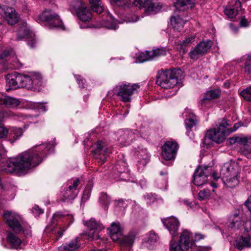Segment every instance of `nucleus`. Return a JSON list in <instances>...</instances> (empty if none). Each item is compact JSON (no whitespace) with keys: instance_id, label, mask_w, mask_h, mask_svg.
<instances>
[{"instance_id":"obj_1","label":"nucleus","mask_w":251,"mask_h":251,"mask_svg":"<svg viewBox=\"0 0 251 251\" xmlns=\"http://www.w3.org/2000/svg\"><path fill=\"white\" fill-rule=\"evenodd\" d=\"M239 175V167L234 162H226L225 163L220 169V176H218L216 173L212 174L213 178L217 180L221 178L223 183L228 187L233 188L238 183V175Z\"/></svg>"},{"instance_id":"obj_2","label":"nucleus","mask_w":251,"mask_h":251,"mask_svg":"<svg viewBox=\"0 0 251 251\" xmlns=\"http://www.w3.org/2000/svg\"><path fill=\"white\" fill-rule=\"evenodd\" d=\"M3 217L6 223L14 232L22 233L26 237L31 235L30 226L20 215L7 211L4 214Z\"/></svg>"},{"instance_id":"obj_3","label":"nucleus","mask_w":251,"mask_h":251,"mask_svg":"<svg viewBox=\"0 0 251 251\" xmlns=\"http://www.w3.org/2000/svg\"><path fill=\"white\" fill-rule=\"evenodd\" d=\"M180 76V70L162 69L158 71L156 83L164 89L172 88L177 84Z\"/></svg>"},{"instance_id":"obj_4","label":"nucleus","mask_w":251,"mask_h":251,"mask_svg":"<svg viewBox=\"0 0 251 251\" xmlns=\"http://www.w3.org/2000/svg\"><path fill=\"white\" fill-rule=\"evenodd\" d=\"M229 126L227 121L223 119L217 128L208 130L205 135V138L218 144L223 142L226 136L227 127Z\"/></svg>"},{"instance_id":"obj_5","label":"nucleus","mask_w":251,"mask_h":251,"mask_svg":"<svg viewBox=\"0 0 251 251\" xmlns=\"http://www.w3.org/2000/svg\"><path fill=\"white\" fill-rule=\"evenodd\" d=\"M140 86L137 84L132 85H130L129 83L124 84L116 86L114 89V91L116 92L117 95L122 101L128 102L130 101L131 96L134 92Z\"/></svg>"},{"instance_id":"obj_6","label":"nucleus","mask_w":251,"mask_h":251,"mask_svg":"<svg viewBox=\"0 0 251 251\" xmlns=\"http://www.w3.org/2000/svg\"><path fill=\"white\" fill-rule=\"evenodd\" d=\"M93 152L94 157L100 165H102L112 152V149L108 147L105 143L100 141H98L93 146Z\"/></svg>"},{"instance_id":"obj_7","label":"nucleus","mask_w":251,"mask_h":251,"mask_svg":"<svg viewBox=\"0 0 251 251\" xmlns=\"http://www.w3.org/2000/svg\"><path fill=\"white\" fill-rule=\"evenodd\" d=\"M18 25L17 39L20 40L24 38H26L28 45L31 48H34L36 44L35 35L27 27L26 22L23 21H20Z\"/></svg>"},{"instance_id":"obj_8","label":"nucleus","mask_w":251,"mask_h":251,"mask_svg":"<svg viewBox=\"0 0 251 251\" xmlns=\"http://www.w3.org/2000/svg\"><path fill=\"white\" fill-rule=\"evenodd\" d=\"M212 173V168L210 166H199L193 175V183L198 186H200L205 183L208 179V176Z\"/></svg>"},{"instance_id":"obj_9","label":"nucleus","mask_w":251,"mask_h":251,"mask_svg":"<svg viewBox=\"0 0 251 251\" xmlns=\"http://www.w3.org/2000/svg\"><path fill=\"white\" fill-rule=\"evenodd\" d=\"M213 45V42L211 40H207L200 42L189 52L190 58L194 60H197L200 57L207 53L210 50Z\"/></svg>"},{"instance_id":"obj_10","label":"nucleus","mask_w":251,"mask_h":251,"mask_svg":"<svg viewBox=\"0 0 251 251\" xmlns=\"http://www.w3.org/2000/svg\"><path fill=\"white\" fill-rule=\"evenodd\" d=\"M20 86L27 89H35L41 83L42 77L39 74H32L30 75L20 74Z\"/></svg>"},{"instance_id":"obj_11","label":"nucleus","mask_w":251,"mask_h":251,"mask_svg":"<svg viewBox=\"0 0 251 251\" xmlns=\"http://www.w3.org/2000/svg\"><path fill=\"white\" fill-rule=\"evenodd\" d=\"M72 7L77 17L82 22L89 21L92 18L90 10L86 4L81 0H76L72 5Z\"/></svg>"},{"instance_id":"obj_12","label":"nucleus","mask_w":251,"mask_h":251,"mask_svg":"<svg viewBox=\"0 0 251 251\" xmlns=\"http://www.w3.org/2000/svg\"><path fill=\"white\" fill-rule=\"evenodd\" d=\"M84 224L88 227V231L86 234L89 238L92 240L100 239V232L104 228L101 224L97 222L94 219H91L89 221L85 222Z\"/></svg>"},{"instance_id":"obj_13","label":"nucleus","mask_w":251,"mask_h":251,"mask_svg":"<svg viewBox=\"0 0 251 251\" xmlns=\"http://www.w3.org/2000/svg\"><path fill=\"white\" fill-rule=\"evenodd\" d=\"M46 21L50 23L52 27L62 28L63 23L59 16L51 10H46L39 16L38 22Z\"/></svg>"},{"instance_id":"obj_14","label":"nucleus","mask_w":251,"mask_h":251,"mask_svg":"<svg viewBox=\"0 0 251 251\" xmlns=\"http://www.w3.org/2000/svg\"><path fill=\"white\" fill-rule=\"evenodd\" d=\"M118 141L123 146L129 145L132 141L139 136V132L136 129H126L119 131Z\"/></svg>"},{"instance_id":"obj_15","label":"nucleus","mask_w":251,"mask_h":251,"mask_svg":"<svg viewBox=\"0 0 251 251\" xmlns=\"http://www.w3.org/2000/svg\"><path fill=\"white\" fill-rule=\"evenodd\" d=\"M178 145L176 142L167 141L162 146V156L166 160H171L175 158Z\"/></svg>"},{"instance_id":"obj_16","label":"nucleus","mask_w":251,"mask_h":251,"mask_svg":"<svg viewBox=\"0 0 251 251\" xmlns=\"http://www.w3.org/2000/svg\"><path fill=\"white\" fill-rule=\"evenodd\" d=\"M152 1V0H134L132 2L136 6L145 8L147 13L150 12H157L160 10L161 6L158 3H153Z\"/></svg>"},{"instance_id":"obj_17","label":"nucleus","mask_w":251,"mask_h":251,"mask_svg":"<svg viewBox=\"0 0 251 251\" xmlns=\"http://www.w3.org/2000/svg\"><path fill=\"white\" fill-rule=\"evenodd\" d=\"M178 243L185 251L192 248L195 243L193 241L191 233L187 230H183L180 236Z\"/></svg>"},{"instance_id":"obj_18","label":"nucleus","mask_w":251,"mask_h":251,"mask_svg":"<svg viewBox=\"0 0 251 251\" xmlns=\"http://www.w3.org/2000/svg\"><path fill=\"white\" fill-rule=\"evenodd\" d=\"M21 101L19 99L0 93V104L5 107L13 108L20 105Z\"/></svg>"},{"instance_id":"obj_19","label":"nucleus","mask_w":251,"mask_h":251,"mask_svg":"<svg viewBox=\"0 0 251 251\" xmlns=\"http://www.w3.org/2000/svg\"><path fill=\"white\" fill-rule=\"evenodd\" d=\"M163 223L170 233L172 234V237L176 236L179 226V222L178 220L172 217L166 219Z\"/></svg>"},{"instance_id":"obj_20","label":"nucleus","mask_w":251,"mask_h":251,"mask_svg":"<svg viewBox=\"0 0 251 251\" xmlns=\"http://www.w3.org/2000/svg\"><path fill=\"white\" fill-rule=\"evenodd\" d=\"M5 19L8 24L13 25L19 20V17L14 9L6 7L3 9Z\"/></svg>"},{"instance_id":"obj_21","label":"nucleus","mask_w":251,"mask_h":251,"mask_svg":"<svg viewBox=\"0 0 251 251\" xmlns=\"http://www.w3.org/2000/svg\"><path fill=\"white\" fill-rule=\"evenodd\" d=\"M185 113V116L187 117L185 120V126L188 131H190L198 124L197 118L191 110L186 109Z\"/></svg>"},{"instance_id":"obj_22","label":"nucleus","mask_w":251,"mask_h":251,"mask_svg":"<svg viewBox=\"0 0 251 251\" xmlns=\"http://www.w3.org/2000/svg\"><path fill=\"white\" fill-rule=\"evenodd\" d=\"M233 245L236 249L239 251H242L245 247H250L251 246V237L249 236H240L234 241Z\"/></svg>"},{"instance_id":"obj_23","label":"nucleus","mask_w":251,"mask_h":251,"mask_svg":"<svg viewBox=\"0 0 251 251\" xmlns=\"http://www.w3.org/2000/svg\"><path fill=\"white\" fill-rule=\"evenodd\" d=\"M241 3L239 0H236L234 5L232 7H226L224 9V13L228 18L233 19L241 9Z\"/></svg>"},{"instance_id":"obj_24","label":"nucleus","mask_w":251,"mask_h":251,"mask_svg":"<svg viewBox=\"0 0 251 251\" xmlns=\"http://www.w3.org/2000/svg\"><path fill=\"white\" fill-rule=\"evenodd\" d=\"M135 155L138 159V162L143 166L146 165L149 160V156L146 149L139 147L135 151Z\"/></svg>"},{"instance_id":"obj_25","label":"nucleus","mask_w":251,"mask_h":251,"mask_svg":"<svg viewBox=\"0 0 251 251\" xmlns=\"http://www.w3.org/2000/svg\"><path fill=\"white\" fill-rule=\"evenodd\" d=\"M109 229L110 237L113 241H117L120 240L122 233L119 224L113 223Z\"/></svg>"},{"instance_id":"obj_26","label":"nucleus","mask_w":251,"mask_h":251,"mask_svg":"<svg viewBox=\"0 0 251 251\" xmlns=\"http://www.w3.org/2000/svg\"><path fill=\"white\" fill-rule=\"evenodd\" d=\"M20 80L19 74L9 75L7 77V82L9 86V89H16L20 88Z\"/></svg>"},{"instance_id":"obj_27","label":"nucleus","mask_w":251,"mask_h":251,"mask_svg":"<svg viewBox=\"0 0 251 251\" xmlns=\"http://www.w3.org/2000/svg\"><path fill=\"white\" fill-rule=\"evenodd\" d=\"M24 130L22 128L12 127L9 130L8 139L9 141L13 143L18 140L22 136Z\"/></svg>"},{"instance_id":"obj_28","label":"nucleus","mask_w":251,"mask_h":251,"mask_svg":"<svg viewBox=\"0 0 251 251\" xmlns=\"http://www.w3.org/2000/svg\"><path fill=\"white\" fill-rule=\"evenodd\" d=\"M229 142L230 144L238 143L239 145H243L245 148L246 146H250L251 145V137L234 136L230 138Z\"/></svg>"},{"instance_id":"obj_29","label":"nucleus","mask_w":251,"mask_h":251,"mask_svg":"<svg viewBox=\"0 0 251 251\" xmlns=\"http://www.w3.org/2000/svg\"><path fill=\"white\" fill-rule=\"evenodd\" d=\"M7 239L8 243L13 249H18L22 244L21 239L11 231L8 232Z\"/></svg>"},{"instance_id":"obj_30","label":"nucleus","mask_w":251,"mask_h":251,"mask_svg":"<svg viewBox=\"0 0 251 251\" xmlns=\"http://www.w3.org/2000/svg\"><path fill=\"white\" fill-rule=\"evenodd\" d=\"M79 246L77 238H76L68 243L62 245L59 248L58 250L59 251H75L79 247Z\"/></svg>"},{"instance_id":"obj_31","label":"nucleus","mask_w":251,"mask_h":251,"mask_svg":"<svg viewBox=\"0 0 251 251\" xmlns=\"http://www.w3.org/2000/svg\"><path fill=\"white\" fill-rule=\"evenodd\" d=\"M77 194V191L73 190L68 187L64 192L62 200L64 202H70L75 199Z\"/></svg>"},{"instance_id":"obj_32","label":"nucleus","mask_w":251,"mask_h":251,"mask_svg":"<svg viewBox=\"0 0 251 251\" xmlns=\"http://www.w3.org/2000/svg\"><path fill=\"white\" fill-rule=\"evenodd\" d=\"M220 94L221 92L218 89L211 90L207 91L205 93L204 97L201 100L202 104H203L206 100H210L219 98Z\"/></svg>"},{"instance_id":"obj_33","label":"nucleus","mask_w":251,"mask_h":251,"mask_svg":"<svg viewBox=\"0 0 251 251\" xmlns=\"http://www.w3.org/2000/svg\"><path fill=\"white\" fill-rule=\"evenodd\" d=\"M89 2L93 11L97 13H100L103 11L100 0H89Z\"/></svg>"},{"instance_id":"obj_34","label":"nucleus","mask_w":251,"mask_h":251,"mask_svg":"<svg viewBox=\"0 0 251 251\" xmlns=\"http://www.w3.org/2000/svg\"><path fill=\"white\" fill-rule=\"evenodd\" d=\"M50 229L52 236H53V237H55V240L57 241L62 236L63 233L66 230V228L61 226H55L52 228L50 227Z\"/></svg>"},{"instance_id":"obj_35","label":"nucleus","mask_w":251,"mask_h":251,"mask_svg":"<svg viewBox=\"0 0 251 251\" xmlns=\"http://www.w3.org/2000/svg\"><path fill=\"white\" fill-rule=\"evenodd\" d=\"M171 24L175 28H178L183 26L185 22L179 16H172L170 19Z\"/></svg>"},{"instance_id":"obj_36","label":"nucleus","mask_w":251,"mask_h":251,"mask_svg":"<svg viewBox=\"0 0 251 251\" xmlns=\"http://www.w3.org/2000/svg\"><path fill=\"white\" fill-rule=\"evenodd\" d=\"M241 225V221L237 215H234L228 226L231 229L235 230L239 228Z\"/></svg>"},{"instance_id":"obj_37","label":"nucleus","mask_w":251,"mask_h":251,"mask_svg":"<svg viewBox=\"0 0 251 251\" xmlns=\"http://www.w3.org/2000/svg\"><path fill=\"white\" fill-rule=\"evenodd\" d=\"M158 240V236L153 231H150L147 235L146 242L151 245H154Z\"/></svg>"},{"instance_id":"obj_38","label":"nucleus","mask_w":251,"mask_h":251,"mask_svg":"<svg viewBox=\"0 0 251 251\" xmlns=\"http://www.w3.org/2000/svg\"><path fill=\"white\" fill-rule=\"evenodd\" d=\"M24 117L25 116L23 115H18L15 114L11 110H5L4 111H0V122H1L4 118L6 117H13L15 119L16 118L19 117Z\"/></svg>"},{"instance_id":"obj_39","label":"nucleus","mask_w":251,"mask_h":251,"mask_svg":"<svg viewBox=\"0 0 251 251\" xmlns=\"http://www.w3.org/2000/svg\"><path fill=\"white\" fill-rule=\"evenodd\" d=\"M150 51L152 59H154L155 57L165 55L166 54V50L164 48L155 49Z\"/></svg>"},{"instance_id":"obj_40","label":"nucleus","mask_w":251,"mask_h":251,"mask_svg":"<svg viewBox=\"0 0 251 251\" xmlns=\"http://www.w3.org/2000/svg\"><path fill=\"white\" fill-rule=\"evenodd\" d=\"M99 201L102 205L104 206V209L107 210V206L110 202V198L108 195L106 193H101L99 198Z\"/></svg>"},{"instance_id":"obj_41","label":"nucleus","mask_w":251,"mask_h":251,"mask_svg":"<svg viewBox=\"0 0 251 251\" xmlns=\"http://www.w3.org/2000/svg\"><path fill=\"white\" fill-rule=\"evenodd\" d=\"M9 60L11 63H13V65L15 69H19L23 66L22 63L20 61L17 56L15 55L14 52L10 56V58L9 59Z\"/></svg>"},{"instance_id":"obj_42","label":"nucleus","mask_w":251,"mask_h":251,"mask_svg":"<svg viewBox=\"0 0 251 251\" xmlns=\"http://www.w3.org/2000/svg\"><path fill=\"white\" fill-rule=\"evenodd\" d=\"M139 62L142 63L145 61L152 60L151 52L150 51H146L145 52L141 53L138 57Z\"/></svg>"},{"instance_id":"obj_43","label":"nucleus","mask_w":251,"mask_h":251,"mask_svg":"<svg viewBox=\"0 0 251 251\" xmlns=\"http://www.w3.org/2000/svg\"><path fill=\"white\" fill-rule=\"evenodd\" d=\"M241 96L247 101H251V85L240 92Z\"/></svg>"},{"instance_id":"obj_44","label":"nucleus","mask_w":251,"mask_h":251,"mask_svg":"<svg viewBox=\"0 0 251 251\" xmlns=\"http://www.w3.org/2000/svg\"><path fill=\"white\" fill-rule=\"evenodd\" d=\"M193 2L192 0H176L175 3V6L177 9L180 7L185 5H190V7H192Z\"/></svg>"},{"instance_id":"obj_45","label":"nucleus","mask_w":251,"mask_h":251,"mask_svg":"<svg viewBox=\"0 0 251 251\" xmlns=\"http://www.w3.org/2000/svg\"><path fill=\"white\" fill-rule=\"evenodd\" d=\"M195 39V36L194 35H191L185 38V40L181 43L182 49L184 50L186 47L189 46L194 42Z\"/></svg>"},{"instance_id":"obj_46","label":"nucleus","mask_w":251,"mask_h":251,"mask_svg":"<svg viewBox=\"0 0 251 251\" xmlns=\"http://www.w3.org/2000/svg\"><path fill=\"white\" fill-rule=\"evenodd\" d=\"M134 236L133 235H129L126 236L123 239L122 244L125 246L130 247L133 243Z\"/></svg>"},{"instance_id":"obj_47","label":"nucleus","mask_w":251,"mask_h":251,"mask_svg":"<svg viewBox=\"0 0 251 251\" xmlns=\"http://www.w3.org/2000/svg\"><path fill=\"white\" fill-rule=\"evenodd\" d=\"M210 195V191L208 189L201 190L198 195L199 199L200 200H206L209 198Z\"/></svg>"},{"instance_id":"obj_48","label":"nucleus","mask_w":251,"mask_h":251,"mask_svg":"<svg viewBox=\"0 0 251 251\" xmlns=\"http://www.w3.org/2000/svg\"><path fill=\"white\" fill-rule=\"evenodd\" d=\"M245 73L251 77V56H248L245 65Z\"/></svg>"},{"instance_id":"obj_49","label":"nucleus","mask_w":251,"mask_h":251,"mask_svg":"<svg viewBox=\"0 0 251 251\" xmlns=\"http://www.w3.org/2000/svg\"><path fill=\"white\" fill-rule=\"evenodd\" d=\"M112 3L119 6H128L132 2L130 0H110Z\"/></svg>"},{"instance_id":"obj_50","label":"nucleus","mask_w":251,"mask_h":251,"mask_svg":"<svg viewBox=\"0 0 251 251\" xmlns=\"http://www.w3.org/2000/svg\"><path fill=\"white\" fill-rule=\"evenodd\" d=\"M108 18L109 19V21H106L105 24V26L109 29L115 30L117 28L115 21L112 19L111 16H109Z\"/></svg>"},{"instance_id":"obj_51","label":"nucleus","mask_w":251,"mask_h":251,"mask_svg":"<svg viewBox=\"0 0 251 251\" xmlns=\"http://www.w3.org/2000/svg\"><path fill=\"white\" fill-rule=\"evenodd\" d=\"M144 200L148 205H150L156 201V198L151 194H147L144 196Z\"/></svg>"},{"instance_id":"obj_52","label":"nucleus","mask_w":251,"mask_h":251,"mask_svg":"<svg viewBox=\"0 0 251 251\" xmlns=\"http://www.w3.org/2000/svg\"><path fill=\"white\" fill-rule=\"evenodd\" d=\"M170 251H185L181 245L177 242L171 243L170 247Z\"/></svg>"},{"instance_id":"obj_53","label":"nucleus","mask_w":251,"mask_h":251,"mask_svg":"<svg viewBox=\"0 0 251 251\" xmlns=\"http://www.w3.org/2000/svg\"><path fill=\"white\" fill-rule=\"evenodd\" d=\"M14 51L13 50L11 49H6L0 54V59H3L8 56H9V58H10V56L12 55Z\"/></svg>"},{"instance_id":"obj_54","label":"nucleus","mask_w":251,"mask_h":251,"mask_svg":"<svg viewBox=\"0 0 251 251\" xmlns=\"http://www.w3.org/2000/svg\"><path fill=\"white\" fill-rule=\"evenodd\" d=\"M75 78L79 87L81 88L84 87L85 80H84L81 76L78 75H75Z\"/></svg>"},{"instance_id":"obj_55","label":"nucleus","mask_w":251,"mask_h":251,"mask_svg":"<svg viewBox=\"0 0 251 251\" xmlns=\"http://www.w3.org/2000/svg\"><path fill=\"white\" fill-rule=\"evenodd\" d=\"M249 146H246L243 151V153L248 158L251 159V148H249Z\"/></svg>"},{"instance_id":"obj_56","label":"nucleus","mask_w":251,"mask_h":251,"mask_svg":"<svg viewBox=\"0 0 251 251\" xmlns=\"http://www.w3.org/2000/svg\"><path fill=\"white\" fill-rule=\"evenodd\" d=\"M115 204L117 207L120 208H122L123 210H124L125 207L126 206V203L123 200H118L115 201Z\"/></svg>"},{"instance_id":"obj_57","label":"nucleus","mask_w":251,"mask_h":251,"mask_svg":"<svg viewBox=\"0 0 251 251\" xmlns=\"http://www.w3.org/2000/svg\"><path fill=\"white\" fill-rule=\"evenodd\" d=\"M7 133V130L1 124H0V138L5 137Z\"/></svg>"},{"instance_id":"obj_58","label":"nucleus","mask_w":251,"mask_h":251,"mask_svg":"<svg viewBox=\"0 0 251 251\" xmlns=\"http://www.w3.org/2000/svg\"><path fill=\"white\" fill-rule=\"evenodd\" d=\"M244 226L245 230L247 232L251 231V218L244 223Z\"/></svg>"},{"instance_id":"obj_59","label":"nucleus","mask_w":251,"mask_h":251,"mask_svg":"<svg viewBox=\"0 0 251 251\" xmlns=\"http://www.w3.org/2000/svg\"><path fill=\"white\" fill-rule=\"evenodd\" d=\"M66 216H68V215L63 214L61 212H57L55 213V214H54V215L53 216V221H55V220L57 221L59 219L62 218V217H64Z\"/></svg>"},{"instance_id":"obj_60","label":"nucleus","mask_w":251,"mask_h":251,"mask_svg":"<svg viewBox=\"0 0 251 251\" xmlns=\"http://www.w3.org/2000/svg\"><path fill=\"white\" fill-rule=\"evenodd\" d=\"M79 183V179L77 178L74 181L73 184L72 185H70L68 187L70 188V189H72L73 190L77 191L76 190V188H77Z\"/></svg>"},{"instance_id":"obj_61","label":"nucleus","mask_w":251,"mask_h":251,"mask_svg":"<svg viewBox=\"0 0 251 251\" xmlns=\"http://www.w3.org/2000/svg\"><path fill=\"white\" fill-rule=\"evenodd\" d=\"M243 125L241 122H238L234 124L233 127L231 129L230 132H233L237 130L240 126Z\"/></svg>"},{"instance_id":"obj_62","label":"nucleus","mask_w":251,"mask_h":251,"mask_svg":"<svg viewBox=\"0 0 251 251\" xmlns=\"http://www.w3.org/2000/svg\"><path fill=\"white\" fill-rule=\"evenodd\" d=\"M90 195V191L88 189H85L82 196V198L85 200L89 199Z\"/></svg>"},{"instance_id":"obj_63","label":"nucleus","mask_w":251,"mask_h":251,"mask_svg":"<svg viewBox=\"0 0 251 251\" xmlns=\"http://www.w3.org/2000/svg\"><path fill=\"white\" fill-rule=\"evenodd\" d=\"M205 236L201 233H196L195 236V239L196 241H199L201 239H204Z\"/></svg>"},{"instance_id":"obj_64","label":"nucleus","mask_w":251,"mask_h":251,"mask_svg":"<svg viewBox=\"0 0 251 251\" xmlns=\"http://www.w3.org/2000/svg\"><path fill=\"white\" fill-rule=\"evenodd\" d=\"M33 212H37L39 214H42L43 213V210L40 208L38 206H35L32 209Z\"/></svg>"}]
</instances>
